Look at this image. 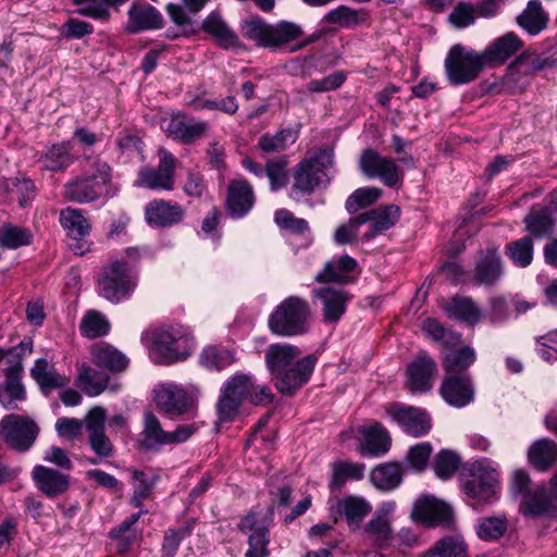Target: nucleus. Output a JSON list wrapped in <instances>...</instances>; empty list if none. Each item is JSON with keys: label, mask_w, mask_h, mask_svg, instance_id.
I'll list each match as a JSON object with an SVG mask.
<instances>
[{"label": "nucleus", "mask_w": 557, "mask_h": 557, "mask_svg": "<svg viewBox=\"0 0 557 557\" xmlns=\"http://www.w3.org/2000/svg\"><path fill=\"white\" fill-rule=\"evenodd\" d=\"M242 34L260 48L278 49L301 38L304 32L293 22L269 24L259 16H252L242 23Z\"/></svg>", "instance_id": "nucleus-2"}, {"label": "nucleus", "mask_w": 557, "mask_h": 557, "mask_svg": "<svg viewBox=\"0 0 557 557\" xmlns=\"http://www.w3.org/2000/svg\"><path fill=\"white\" fill-rule=\"evenodd\" d=\"M364 442L361 454L371 456H381L388 451L391 447V437L387 431L379 423L363 429Z\"/></svg>", "instance_id": "nucleus-43"}, {"label": "nucleus", "mask_w": 557, "mask_h": 557, "mask_svg": "<svg viewBox=\"0 0 557 557\" xmlns=\"http://www.w3.org/2000/svg\"><path fill=\"white\" fill-rule=\"evenodd\" d=\"M441 307L448 318L468 325H475L482 317V311L474 300L466 296H454L449 300H444Z\"/></svg>", "instance_id": "nucleus-29"}, {"label": "nucleus", "mask_w": 557, "mask_h": 557, "mask_svg": "<svg viewBox=\"0 0 557 557\" xmlns=\"http://www.w3.org/2000/svg\"><path fill=\"white\" fill-rule=\"evenodd\" d=\"M33 235L29 230L4 223L0 226V259L5 249H17L32 243Z\"/></svg>", "instance_id": "nucleus-47"}, {"label": "nucleus", "mask_w": 557, "mask_h": 557, "mask_svg": "<svg viewBox=\"0 0 557 557\" xmlns=\"http://www.w3.org/2000/svg\"><path fill=\"white\" fill-rule=\"evenodd\" d=\"M193 348V338L188 331L181 325H171L156 334L152 356L159 363H172L186 359Z\"/></svg>", "instance_id": "nucleus-6"}, {"label": "nucleus", "mask_w": 557, "mask_h": 557, "mask_svg": "<svg viewBox=\"0 0 557 557\" xmlns=\"http://www.w3.org/2000/svg\"><path fill=\"white\" fill-rule=\"evenodd\" d=\"M30 375L45 395L67 385L70 382L69 377L58 373L47 359L44 358L35 361L34 367L30 369Z\"/></svg>", "instance_id": "nucleus-33"}, {"label": "nucleus", "mask_w": 557, "mask_h": 557, "mask_svg": "<svg viewBox=\"0 0 557 557\" xmlns=\"http://www.w3.org/2000/svg\"><path fill=\"white\" fill-rule=\"evenodd\" d=\"M136 286L137 275L131 272L126 262L117 259L103 268L98 280L99 295L112 304L128 298Z\"/></svg>", "instance_id": "nucleus-5"}, {"label": "nucleus", "mask_w": 557, "mask_h": 557, "mask_svg": "<svg viewBox=\"0 0 557 557\" xmlns=\"http://www.w3.org/2000/svg\"><path fill=\"white\" fill-rule=\"evenodd\" d=\"M298 131L287 127L275 134H263L258 140V148L265 153L282 152L296 143Z\"/></svg>", "instance_id": "nucleus-46"}, {"label": "nucleus", "mask_w": 557, "mask_h": 557, "mask_svg": "<svg viewBox=\"0 0 557 557\" xmlns=\"http://www.w3.org/2000/svg\"><path fill=\"white\" fill-rule=\"evenodd\" d=\"M128 29L132 33L157 29L162 27L163 24L161 13L150 4L133 5L128 11Z\"/></svg>", "instance_id": "nucleus-35"}, {"label": "nucleus", "mask_w": 557, "mask_h": 557, "mask_svg": "<svg viewBox=\"0 0 557 557\" xmlns=\"http://www.w3.org/2000/svg\"><path fill=\"white\" fill-rule=\"evenodd\" d=\"M529 459L536 469L547 470L557 459V444L547 438L535 442L529 449Z\"/></svg>", "instance_id": "nucleus-48"}, {"label": "nucleus", "mask_w": 557, "mask_h": 557, "mask_svg": "<svg viewBox=\"0 0 557 557\" xmlns=\"http://www.w3.org/2000/svg\"><path fill=\"white\" fill-rule=\"evenodd\" d=\"M60 223L72 239L85 238L90 231V224L79 209L67 207L61 210Z\"/></svg>", "instance_id": "nucleus-45"}, {"label": "nucleus", "mask_w": 557, "mask_h": 557, "mask_svg": "<svg viewBox=\"0 0 557 557\" xmlns=\"http://www.w3.org/2000/svg\"><path fill=\"white\" fill-rule=\"evenodd\" d=\"M548 67H550L548 55L540 57L527 50L509 65L506 75L507 84H512L519 89H523L529 84V76Z\"/></svg>", "instance_id": "nucleus-17"}, {"label": "nucleus", "mask_w": 557, "mask_h": 557, "mask_svg": "<svg viewBox=\"0 0 557 557\" xmlns=\"http://www.w3.org/2000/svg\"><path fill=\"white\" fill-rule=\"evenodd\" d=\"M432 453V446L428 442L412 446L406 457L408 467L414 471H423Z\"/></svg>", "instance_id": "nucleus-62"}, {"label": "nucleus", "mask_w": 557, "mask_h": 557, "mask_svg": "<svg viewBox=\"0 0 557 557\" xmlns=\"http://www.w3.org/2000/svg\"><path fill=\"white\" fill-rule=\"evenodd\" d=\"M310 317L308 301L298 296H289L281 301L270 314L268 325L275 335L298 336L308 331Z\"/></svg>", "instance_id": "nucleus-3"}, {"label": "nucleus", "mask_w": 557, "mask_h": 557, "mask_svg": "<svg viewBox=\"0 0 557 557\" xmlns=\"http://www.w3.org/2000/svg\"><path fill=\"white\" fill-rule=\"evenodd\" d=\"M412 516L428 527H434L449 523L453 519V509L445 502L425 497L416 502Z\"/></svg>", "instance_id": "nucleus-22"}, {"label": "nucleus", "mask_w": 557, "mask_h": 557, "mask_svg": "<svg viewBox=\"0 0 557 557\" xmlns=\"http://www.w3.org/2000/svg\"><path fill=\"white\" fill-rule=\"evenodd\" d=\"M436 372V362L425 351L420 352L407 368V389L412 394L429 392Z\"/></svg>", "instance_id": "nucleus-16"}, {"label": "nucleus", "mask_w": 557, "mask_h": 557, "mask_svg": "<svg viewBox=\"0 0 557 557\" xmlns=\"http://www.w3.org/2000/svg\"><path fill=\"white\" fill-rule=\"evenodd\" d=\"M503 275L502 258L494 247L481 252L471 280L475 285H494Z\"/></svg>", "instance_id": "nucleus-20"}, {"label": "nucleus", "mask_w": 557, "mask_h": 557, "mask_svg": "<svg viewBox=\"0 0 557 557\" xmlns=\"http://www.w3.org/2000/svg\"><path fill=\"white\" fill-rule=\"evenodd\" d=\"M393 503L382 504L360 529L363 542L376 550L392 547L395 542L393 529Z\"/></svg>", "instance_id": "nucleus-9"}, {"label": "nucleus", "mask_w": 557, "mask_h": 557, "mask_svg": "<svg viewBox=\"0 0 557 557\" xmlns=\"http://www.w3.org/2000/svg\"><path fill=\"white\" fill-rule=\"evenodd\" d=\"M74 161L69 143L57 144L50 147L42 160L44 168L49 171H60L70 166Z\"/></svg>", "instance_id": "nucleus-54"}, {"label": "nucleus", "mask_w": 557, "mask_h": 557, "mask_svg": "<svg viewBox=\"0 0 557 557\" xmlns=\"http://www.w3.org/2000/svg\"><path fill=\"white\" fill-rule=\"evenodd\" d=\"M242 405V401L236 398L233 393L227 391V387L224 386L222 394L216 404V413L219 421L221 422H230L234 420L236 417L238 409Z\"/></svg>", "instance_id": "nucleus-60"}, {"label": "nucleus", "mask_w": 557, "mask_h": 557, "mask_svg": "<svg viewBox=\"0 0 557 557\" xmlns=\"http://www.w3.org/2000/svg\"><path fill=\"white\" fill-rule=\"evenodd\" d=\"M369 13L364 9H352L347 5H339L324 15V21L329 24H336L344 28H355L367 23Z\"/></svg>", "instance_id": "nucleus-42"}, {"label": "nucleus", "mask_w": 557, "mask_h": 557, "mask_svg": "<svg viewBox=\"0 0 557 557\" xmlns=\"http://www.w3.org/2000/svg\"><path fill=\"white\" fill-rule=\"evenodd\" d=\"M474 360V350L470 347H462L444 356L443 368L449 375H457L469 368Z\"/></svg>", "instance_id": "nucleus-51"}, {"label": "nucleus", "mask_w": 557, "mask_h": 557, "mask_svg": "<svg viewBox=\"0 0 557 557\" xmlns=\"http://www.w3.org/2000/svg\"><path fill=\"white\" fill-rule=\"evenodd\" d=\"M145 216L149 225L165 227L180 223L184 216V209L177 202L153 200L147 205Z\"/></svg>", "instance_id": "nucleus-27"}, {"label": "nucleus", "mask_w": 557, "mask_h": 557, "mask_svg": "<svg viewBox=\"0 0 557 557\" xmlns=\"http://www.w3.org/2000/svg\"><path fill=\"white\" fill-rule=\"evenodd\" d=\"M371 481L379 490L392 491L403 481L401 466L397 462L380 465L372 470Z\"/></svg>", "instance_id": "nucleus-44"}, {"label": "nucleus", "mask_w": 557, "mask_h": 557, "mask_svg": "<svg viewBox=\"0 0 557 557\" xmlns=\"http://www.w3.org/2000/svg\"><path fill=\"white\" fill-rule=\"evenodd\" d=\"M159 164L157 168L144 166L138 171L135 185L149 189L172 190L174 188V173L177 160L168 150H159Z\"/></svg>", "instance_id": "nucleus-11"}, {"label": "nucleus", "mask_w": 557, "mask_h": 557, "mask_svg": "<svg viewBox=\"0 0 557 557\" xmlns=\"http://www.w3.org/2000/svg\"><path fill=\"white\" fill-rule=\"evenodd\" d=\"M313 298L322 302V313L326 322L336 323L345 313L351 295L335 287H321L313 290Z\"/></svg>", "instance_id": "nucleus-19"}, {"label": "nucleus", "mask_w": 557, "mask_h": 557, "mask_svg": "<svg viewBox=\"0 0 557 557\" xmlns=\"http://www.w3.org/2000/svg\"><path fill=\"white\" fill-rule=\"evenodd\" d=\"M357 265V261L348 255L333 258L324 264L323 270L315 275L314 280L318 283L348 284L354 280L351 273Z\"/></svg>", "instance_id": "nucleus-28"}, {"label": "nucleus", "mask_w": 557, "mask_h": 557, "mask_svg": "<svg viewBox=\"0 0 557 557\" xmlns=\"http://www.w3.org/2000/svg\"><path fill=\"white\" fill-rule=\"evenodd\" d=\"M165 445H169V431L162 428L160 420L152 411H145L143 430L137 440L138 449L158 451Z\"/></svg>", "instance_id": "nucleus-21"}, {"label": "nucleus", "mask_w": 557, "mask_h": 557, "mask_svg": "<svg viewBox=\"0 0 557 557\" xmlns=\"http://www.w3.org/2000/svg\"><path fill=\"white\" fill-rule=\"evenodd\" d=\"M253 205L255 195L251 185L244 180L232 181L226 197V209L231 216L236 219L245 216Z\"/></svg>", "instance_id": "nucleus-24"}, {"label": "nucleus", "mask_w": 557, "mask_h": 557, "mask_svg": "<svg viewBox=\"0 0 557 557\" xmlns=\"http://www.w3.org/2000/svg\"><path fill=\"white\" fill-rule=\"evenodd\" d=\"M523 41L512 32L496 38L483 51L487 66L504 64L511 55L521 50Z\"/></svg>", "instance_id": "nucleus-25"}, {"label": "nucleus", "mask_w": 557, "mask_h": 557, "mask_svg": "<svg viewBox=\"0 0 557 557\" xmlns=\"http://www.w3.org/2000/svg\"><path fill=\"white\" fill-rule=\"evenodd\" d=\"M359 168L368 178H380L388 187L397 186L403 178L401 170L396 162L373 149H366L361 153Z\"/></svg>", "instance_id": "nucleus-12"}, {"label": "nucleus", "mask_w": 557, "mask_h": 557, "mask_svg": "<svg viewBox=\"0 0 557 557\" xmlns=\"http://www.w3.org/2000/svg\"><path fill=\"white\" fill-rule=\"evenodd\" d=\"M487 66L483 53L461 45L453 46L445 59V71L453 85H463L474 81Z\"/></svg>", "instance_id": "nucleus-7"}, {"label": "nucleus", "mask_w": 557, "mask_h": 557, "mask_svg": "<svg viewBox=\"0 0 557 557\" xmlns=\"http://www.w3.org/2000/svg\"><path fill=\"white\" fill-rule=\"evenodd\" d=\"M442 397L451 406L465 407L474 398V389L469 375H448L441 386Z\"/></svg>", "instance_id": "nucleus-26"}, {"label": "nucleus", "mask_w": 557, "mask_h": 557, "mask_svg": "<svg viewBox=\"0 0 557 557\" xmlns=\"http://www.w3.org/2000/svg\"><path fill=\"white\" fill-rule=\"evenodd\" d=\"M110 323L104 314L96 310H89L82 319L79 331L88 338L101 337L108 334Z\"/></svg>", "instance_id": "nucleus-52"}, {"label": "nucleus", "mask_w": 557, "mask_h": 557, "mask_svg": "<svg viewBox=\"0 0 557 557\" xmlns=\"http://www.w3.org/2000/svg\"><path fill=\"white\" fill-rule=\"evenodd\" d=\"M364 475V465L349 461L333 463L330 488L341 490L348 480H360Z\"/></svg>", "instance_id": "nucleus-49"}, {"label": "nucleus", "mask_w": 557, "mask_h": 557, "mask_svg": "<svg viewBox=\"0 0 557 557\" xmlns=\"http://www.w3.org/2000/svg\"><path fill=\"white\" fill-rule=\"evenodd\" d=\"M40 432L39 425L27 416L10 413L0 421V440L18 453L28 451Z\"/></svg>", "instance_id": "nucleus-8"}, {"label": "nucleus", "mask_w": 557, "mask_h": 557, "mask_svg": "<svg viewBox=\"0 0 557 557\" xmlns=\"http://www.w3.org/2000/svg\"><path fill=\"white\" fill-rule=\"evenodd\" d=\"M524 222L530 235L542 238L553 231V218L547 208H532Z\"/></svg>", "instance_id": "nucleus-50"}, {"label": "nucleus", "mask_w": 557, "mask_h": 557, "mask_svg": "<svg viewBox=\"0 0 557 557\" xmlns=\"http://www.w3.org/2000/svg\"><path fill=\"white\" fill-rule=\"evenodd\" d=\"M112 169L101 160H95L88 172L69 181L63 186V196L74 202L88 203L110 194Z\"/></svg>", "instance_id": "nucleus-1"}, {"label": "nucleus", "mask_w": 557, "mask_h": 557, "mask_svg": "<svg viewBox=\"0 0 557 557\" xmlns=\"http://www.w3.org/2000/svg\"><path fill=\"white\" fill-rule=\"evenodd\" d=\"M134 495L133 504L139 507L141 503L149 497L154 485V481L146 475L143 471L133 470Z\"/></svg>", "instance_id": "nucleus-61"}, {"label": "nucleus", "mask_w": 557, "mask_h": 557, "mask_svg": "<svg viewBox=\"0 0 557 557\" xmlns=\"http://www.w3.org/2000/svg\"><path fill=\"white\" fill-rule=\"evenodd\" d=\"M460 459L457 454L443 449L436 455L433 469L436 476L447 480L457 471Z\"/></svg>", "instance_id": "nucleus-58"}, {"label": "nucleus", "mask_w": 557, "mask_h": 557, "mask_svg": "<svg viewBox=\"0 0 557 557\" xmlns=\"http://www.w3.org/2000/svg\"><path fill=\"white\" fill-rule=\"evenodd\" d=\"M506 253L509 259L520 268L531 264L533 259V240L531 236H524L507 245Z\"/></svg>", "instance_id": "nucleus-56"}, {"label": "nucleus", "mask_w": 557, "mask_h": 557, "mask_svg": "<svg viewBox=\"0 0 557 557\" xmlns=\"http://www.w3.org/2000/svg\"><path fill=\"white\" fill-rule=\"evenodd\" d=\"M382 196L377 187L357 188L346 200L345 208L349 213H356L374 205Z\"/></svg>", "instance_id": "nucleus-55"}, {"label": "nucleus", "mask_w": 557, "mask_h": 557, "mask_svg": "<svg viewBox=\"0 0 557 557\" xmlns=\"http://www.w3.org/2000/svg\"><path fill=\"white\" fill-rule=\"evenodd\" d=\"M387 413L405 433L414 437L429 433L432 428L430 416L421 408L395 403L387 407Z\"/></svg>", "instance_id": "nucleus-14"}, {"label": "nucleus", "mask_w": 557, "mask_h": 557, "mask_svg": "<svg viewBox=\"0 0 557 557\" xmlns=\"http://www.w3.org/2000/svg\"><path fill=\"white\" fill-rule=\"evenodd\" d=\"M325 172H323L310 159H304L297 164L294 171L293 189L301 194H311L321 183Z\"/></svg>", "instance_id": "nucleus-34"}, {"label": "nucleus", "mask_w": 557, "mask_h": 557, "mask_svg": "<svg viewBox=\"0 0 557 557\" xmlns=\"http://www.w3.org/2000/svg\"><path fill=\"white\" fill-rule=\"evenodd\" d=\"M507 530V521L500 517H490L482 519L476 528L479 537L485 541L498 540Z\"/></svg>", "instance_id": "nucleus-59"}, {"label": "nucleus", "mask_w": 557, "mask_h": 557, "mask_svg": "<svg viewBox=\"0 0 557 557\" xmlns=\"http://www.w3.org/2000/svg\"><path fill=\"white\" fill-rule=\"evenodd\" d=\"M22 370L23 366L20 360L5 370L4 394L0 393V404L7 410H14L16 408L14 403L25 399L26 392L21 382Z\"/></svg>", "instance_id": "nucleus-31"}, {"label": "nucleus", "mask_w": 557, "mask_h": 557, "mask_svg": "<svg viewBox=\"0 0 557 557\" xmlns=\"http://www.w3.org/2000/svg\"><path fill=\"white\" fill-rule=\"evenodd\" d=\"M234 355L222 346H208L200 355V364L208 370H221L234 362Z\"/></svg>", "instance_id": "nucleus-53"}, {"label": "nucleus", "mask_w": 557, "mask_h": 557, "mask_svg": "<svg viewBox=\"0 0 557 557\" xmlns=\"http://www.w3.org/2000/svg\"><path fill=\"white\" fill-rule=\"evenodd\" d=\"M300 354V349L292 344L270 345L265 352V363L272 377L290 367Z\"/></svg>", "instance_id": "nucleus-32"}, {"label": "nucleus", "mask_w": 557, "mask_h": 557, "mask_svg": "<svg viewBox=\"0 0 557 557\" xmlns=\"http://www.w3.org/2000/svg\"><path fill=\"white\" fill-rule=\"evenodd\" d=\"M338 510L344 515L348 527L357 531L362 528L361 522L371 512L372 505L362 497L350 495L338 502Z\"/></svg>", "instance_id": "nucleus-37"}, {"label": "nucleus", "mask_w": 557, "mask_h": 557, "mask_svg": "<svg viewBox=\"0 0 557 557\" xmlns=\"http://www.w3.org/2000/svg\"><path fill=\"white\" fill-rule=\"evenodd\" d=\"M273 522L272 508L253 507L237 524L238 530L248 534V549L245 557H267L269 555L270 527Z\"/></svg>", "instance_id": "nucleus-4"}, {"label": "nucleus", "mask_w": 557, "mask_h": 557, "mask_svg": "<svg viewBox=\"0 0 557 557\" xmlns=\"http://www.w3.org/2000/svg\"><path fill=\"white\" fill-rule=\"evenodd\" d=\"M468 471V476L461 483L463 493L479 504L490 502L498 483L496 470L480 461L472 463Z\"/></svg>", "instance_id": "nucleus-10"}, {"label": "nucleus", "mask_w": 557, "mask_h": 557, "mask_svg": "<svg viewBox=\"0 0 557 557\" xmlns=\"http://www.w3.org/2000/svg\"><path fill=\"white\" fill-rule=\"evenodd\" d=\"M463 553L462 544L447 537L438 541L422 557H458Z\"/></svg>", "instance_id": "nucleus-64"}, {"label": "nucleus", "mask_w": 557, "mask_h": 557, "mask_svg": "<svg viewBox=\"0 0 557 557\" xmlns=\"http://www.w3.org/2000/svg\"><path fill=\"white\" fill-rule=\"evenodd\" d=\"M208 129V124L194 119H185L182 114H175L166 125L168 134L184 144H189L201 137Z\"/></svg>", "instance_id": "nucleus-30"}, {"label": "nucleus", "mask_w": 557, "mask_h": 557, "mask_svg": "<svg viewBox=\"0 0 557 557\" xmlns=\"http://www.w3.org/2000/svg\"><path fill=\"white\" fill-rule=\"evenodd\" d=\"M109 375L83 363L78 368L76 385L87 396L96 397L109 388Z\"/></svg>", "instance_id": "nucleus-36"}, {"label": "nucleus", "mask_w": 557, "mask_h": 557, "mask_svg": "<svg viewBox=\"0 0 557 557\" xmlns=\"http://www.w3.org/2000/svg\"><path fill=\"white\" fill-rule=\"evenodd\" d=\"M360 215L363 224L370 223L369 231L362 236V240L369 242L398 222L400 208L396 205H387L362 212Z\"/></svg>", "instance_id": "nucleus-18"}, {"label": "nucleus", "mask_w": 557, "mask_h": 557, "mask_svg": "<svg viewBox=\"0 0 557 557\" xmlns=\"http://www.w3.org/2000/svg\"><path fill=\"white\" fill-rule=\"evenodd\" d=\"M517 23L530 35H537L546 28L548 14L539 0H531L523 12L517 16Z\"/></svg>", "instance_id": "nucleus-41"}, {"label": "nucleus", "mask_w": 557, "mask_h": 557, "mask_svg": "<svg viewBox=\"0 0 557 557\" xmlns=\"http://www.w3.org/2000/svg\"><path fill=\"white\" fill-rule=\"evenodd\" d=\"M274 221L277 226L296 236L309 235L310 227L307 220L297 218L287 209H280L275 212Z\"/></svg>", "instance_id": "nucleus-57"}, {"label": "nucleus", "mask_w": 557, "mask_h": 557, "mask_svg": "<svg viewBox=\"0 0 557 557\" xmlns=\"http://www.w3.org/2000/svg\"><path fill=\"white\" fill-rule=\"evenodd\" d=\"M154 399L158 408L171 417H195L197 411L195 398L178 385L166 384L158 387Z\"/></svg>", "instance_id": "nucleus-13"}, {"label": "nucleus", "mask_w": 557, "mask_h": 557, "mask_svg": "<svg viewBox=\"0 0 557 557\" xmlns=\"http://www.w3.org/2000/svg\"><path fill=\"white\" fill-rule=\"evenodd\" d=\"M557 497L553 495V484L550 483L549 492L545 487L540 486L534 491H530L524 495L521 503V511L525 516H541L548 511Z\"/></svg>", "instance_id": "nucleus-40"}, {"label": "nucleus", "mask_w": 557, "mask_h": 557, "mask_svg": "<svg viewBox=\"0 0 557 557\" xmlns=\"http://www.w3.org/2000/svg\"><path fill=\"white\" fill-rule=\"evenodd\" d=\"M92 362L111 372L124 371L128 366V359L125 355L114 348L112 345L99 343L91 348Z\"/></svg>", "instance_id": "nucleus-38"}, {"label": "nucleus", "mask_w": 557, "mask_h": 557, "mask_svg": "<svg viewBox=\"0 0 557 557\" xmlns=\"http://www.w3.org/2000/svg\"><path fill=\"white\" fill-rule=\"evenodd\" d=\"M32 478L36 487L50 498L65 493L70 486L69 475L41 465L33 468Z\"/></svg>", "instance_id": "nucleus-23"}, {"label": "nucleus", "mask_w": 557, "mask_h": 557, "mask_svg": "<svg viewBox=\"0 0 557 557\" xmlns=\"http://www.w3.org/2000/svg\"><path fill=\"white\" fill-rule=\"evenodd\" d=\"M315 364L317 357L314 355L298 359L294 364L273 377L275 387L283 395H293L309 381Z\"/></svg>", "instance_id": "nucleus-15"}, {"label": "nucleus", "mask_w": 557, "mask_h": 557, "mask_svg": "<svg viewBox=\"0 0 557 557\" xmlns=\"http://www.w3.org/2000/svg\"><path fill=\"white\" fill-rule=\"evenodd\" d=\"M227 391L238 398L239 401L250 399V393L255 389V382L250 375L235 374L225 384Z\"/></svg>", "instance_id": "nucleus-63"}, {"label": "nucleus", "mask_w": 557, "mask_h": 557, "mask_svg": "<svg viewBox=\"0 0 557 557\" xmlns=\"http://www.w3.org/2000/svg\"><path fill=\"white\" fill-rule=\"evenodd\" d=\"M203 30L210 34L218 45L224 49L237 48L240 46L238 36L216 13H211L203 21Z\"/></svg>", "instance_id": "nucleus-39"}]
</instances>
